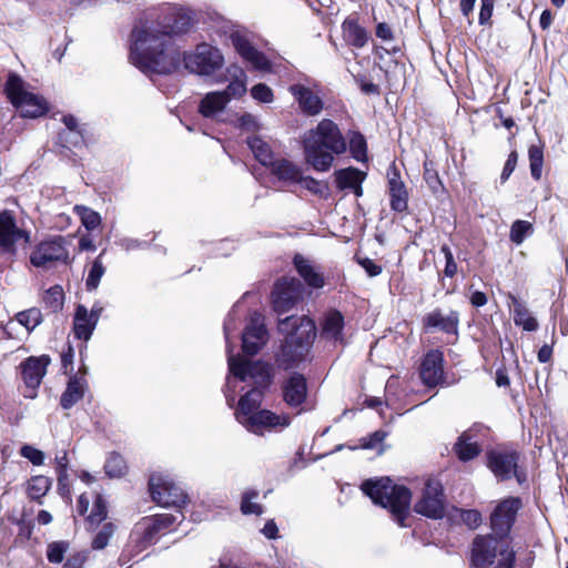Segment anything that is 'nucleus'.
<instances>
[{
	"mask_svg": "<svg viewBox=\"0 0 568 568\" xmlns=\"http://www.w3.org/2000/svg\"><path fill=\"white\" fill-rule=\"evenodd\" d=\"M192 10L163 3L150 9L134 24L130 37V62L146 74H169L180 63L173 37L194 26Z\"/></svg>",
	"mask_w": 568,
	"mask_h": 568,
	"instance_id": "obj_1",
	"label": "nucleus"
},
{
	"mask_svg": "<svg viewBox=\"0 0 568 568\" xmlns=\"http://www.w3.org/2000/svg\"><path fill=\"white\" fill-rule=\"evenodd\" d=\"M241 314L239 306L235 305L229 313L224 322V336L226 342L227 362L230 375L226 378L225 397L230 407H233L235 400L236 382L251 381L257 387H264L270 384V366L261 362H250L241 356L233 355L231 343L232 334L239 328Z\"/></svg>",
	"mask_w": 568,
	"mask_h": 568,
	"instance_id": "obj_2",
	"label": "nucleus"
},
{
	"mask_svg": "<svg viewBox=\"0 0 568 568\" xmlns=\"http://www.w3.org/2000/svg\"><path fill=\"white\" fill-rule=\"evenodd\" d=\"M304 161L316 172H328L334 156L343 154L347 144L336 123L323 119L316 128L305 132L302 139Z\"/></svg>",
	"mask_w": 568,
	"mask_h": 568,
	"instance_id": "obj_3",
	"label": "nucleus"
},
{
	"mask_svg": "<svg viewBox=\"0 0 568 568\" xmlns=\"http://www.w3.org/2000/svg\"><path fill=\"white\" fill-rule=\"evenodd\" d=\"M262 392L254 387L242 396L235 409L236 420L248 432L263 435L266 432H281L290 426L287 414H276L268 409H260Z\"/></svg>",
	"mask_w": 568,
	"mask_h": 568,
	"instance_id": "obj_4",
	"label": "nucleus"
},
{
	"mask_svg": "<svg viewBox=\"0 0 568 568\" xmlns=\"http://www.w3.org/2000/svg\"><path fill=\"white\" fill-rule=\"evenodd\" d=\"M281 333L286 334L284 345L278 355V362L284 368L298 365L306 358L311 345L316 336L313 320L307 316H290L278 323Z\"/></svg>",
	"mask_w": 568,
	"mask_h": 568,
	"instance_id": "obj_5",
	"label": "nucleus"
},
{
	"mask_svg": "<svg viewBox=\"0 0 568 568\" xmlns=\"http://www.w3.org/2000/svg\"><path fill=\"white\" fill-rule=\"evenodd\" d=\"M362 490L376 505L386 508L399 526H405L409 514L412 494L408 488L395 485L388 477L366 480Z\"/></svg>",
	"mask_w": 568,
	"mask_h": 568,
	"instance_id": "obj_6",
	"label": "nucleus"
},
{
	"mask_svg": "<svg viewBox=\"0 0 568 568\" xmlns=\"http://www.w3.org/2000/svg\"><path fill=\"white\" fill-rule=\"evenodd\" d=\"M184 518L182 514H160L149 517H143L139 520L130 535V544L120 557V564L126 565L129 560L125 559L126 554H139L148 546L153 544L160 535L166 534L171 530L174 523L181 521Z\"/></svg>",
	"mask_w": 568,
	"mask_h": 568,
	"instance_id": "obj_7",
	"label": "nucleus"
},
{
	"mask_svg": "<svg viewBox=\"0 0 568 568\" xmlns=\"http://www.w3.org/2000/svg\"><path fill=\"white\" fill-rule=\"evenodd\" d=\"M514 559L506 537L478 536L473 542L471 562L477 568H513Z\"/></svg>",
	"mask_w": 568,
	"mask_h": 568,
	"instance_id": "obj_8",
	"label": "nucleus"
},
{
	"mask_svg": "<svg viewBox=\"0 0 568 568\" xmlns=\"http://www.w3.org/2000/svg\"><path fill=\"white\" fill-rule=\"evenodd\" d=\"M6 92L11 103L20 110L23 118H39L49 111L47 100L30 91L23 80L16 74L9 75Z\"/></svg>",
	"mask_w": 568,
	"mask_h": 568,
	"instance_id": "obj_9",
	"label": "nucleus"
},
{
	"mask_svg": "<svg viewBox=\"0 0 568 568\" xmlns=\"http://www.w3.org/2000/svg\"><path fill=\"white\" fill-rule=\"evenodd\" d=\"M31 221L9 210L0 211V248L3 253L16 254L17 244H23L26 248L31 242V233L28 224Z\"/></svg>",
	"mask_w": 568,
	"mask_h": 568,
	"instance_id": "obj_10",
	"label": "nucleus"
},
{
	"mask_svg": "<svg viewBox=\"0 0 568 568\" xmlns=\"http://www.w3.org/2000/svg\"><path fill=\"white\" fill-rule=\"evenodd\" d=\"M185 68L195 74L209 77L220 70L225 60L221 50L209 43H200L183 55Z\"/></svg>",
	"mask_w": 568,
	"mask_h": 568,
	"instance_id": "obj_11",
	"label": "nucleus"
},
{
	"mask_svg": "<svg viewBox=\"0 0 568 568\" xmlns=\"http://www.w3.org/2000/svg\"><path fill=\"white\" fill-rule=\"evenodd\" d=\"M219 23L221 24L220 29L224 33L230 31L231 42L236 50V52L242 57V59L250 63L252 68L258 71L267 72L271 70V63L266 59V57L257 51L247 39L246 34L242 30H233L231 29V22L225 20L222 17L217 18Z\"/></svg>",
	"mask_w": 568,
	"mask_h": 568,
	"instance_id": "obj_12",
	"label": "nucleus"
},
{
	"mask_svg": "<svg viewBox=\"0 0 568 568\" xmlns=\"http://www.w3.org/2000/svg\"><path fill=\"white\" fill-rule=\"evenodd\" d=\"M151 497L154 503L162 507H174L181 509L186 505L187 496L169 476L153 474L149 481Z\"/></svg>",
	"mask_w": 568,
	"mask_h": 568,
	"instance_id": "obj_13",
	"label": "nucleus"
},
{
	"mask_svg": "<svg viewBox=\"0 0 568 568\" xmlns=\"http://www.w3.org/2000/svg\"><path fill=\"white\" fill-rule=\"evenodd\" d=\"M51 363L48 355L30 356L20 364L21 376L24 383L23 396L33 399L37 397V389L47 374Z\"/></svg>",
	"mask_w": 568,
	"mask_h": 568,
	"instance_id": "obj_14",
	"label": "nucleus"
},
{
	"mask_svg": "<svg viewBox=\"0 0 568 568\" xmlns=\"http://www.w3.org/2000/svg\"><path fill=\"white\" fill-rule=\"evenodd\" d=\"M68 250L61 236H55L40 242L30 255V262L36 267L47 268L54 262H67Z\"/></svg>",
	"mask_w": 568,
	"mask_h": 568,
	"instance_id": "obj_15",
	"label": "nucleus"
},
{
	"mask_svg": "<svg viewBox=\"0 0 568 568\" xmlns=\"http://www.w3.org/2000/svg\"><path fill=\"white\" fill-rule=\"evenodd\" d=\"M304 287L294 277H284L275 283L272 293V303L278 314L290 311L302 298Z\"/></svg>",
	"mask_w": 568,
	"mask_h": 568,
	"instance_id": "obj_16",
	"label": "nucleus"
},
{
	"mask_svg": "<svg viewBox=\"0 0 568 568\" xmlns=\"http://www.w3.org/2000/svg\"><path fill=\"white\" fill-rule=\"evenodd\" d=\"M417 514L429 518H440L444 515L443 489L438 480L428 479L425 483L422 498L414 507Z\"/></svg>",
	"mask_w": 568,
	"mask_h": 568,
	"instance_id": "obj_17",
	"label": "nucleus"
},
{
	"mask_svg": "<svg viewBox=\"0 0 568 568\" xmlns=\"http://www.w3.org/2000/svg\"><path fill=\"white\" fill-rule=\"evenodd\" d=\"M520 507L521 500L518 497H508L499 501L490 515L491 529L497 535L506 537Z\"/></svg>",
	"mask_w": 568,
	"mask_h": 568,
	"instance_id": "obj_18",
	"label": "nucleus"
},
{
	"mask_svg": "<svg viewBox=\"0 0 568 568\" xmlns=\"http://www.w3.org/2000/svg\"><path fill=\"white\" fill-rule=\"evenodd\" d=\"M267 332L262 314L254 312L242 334V347L244 353L255 355L266 343Z\"/></svg>",
	"mask_w": 568,
	"mask_h": 568,
	"instance_id": "obj_19",
	"label": "nucleus"
},
{
	"mask_svg": "<svg viewBox=\"0 0 568 568\" xmlns=\"http://www.w3.org/2000/svg\"><path fill=\"white\" fill-rule=\"evenodd\" d=\"M517 462L518 456L514 452L491 450L488 453V468L501 480L508 479L515 475L520 481L516 473Z\"/></svg>",
	"mask_w": 568,
	"mask_h": 568,
	"instance_id": "obj_20",
	"label": "nucleus"
},
{
	"mask_svg": "<svg viewBox=\"0 0 568 568\" xmlns=\"http://www.w3.org/2000/svg\"><path fill=\"white\" fill-rule=\"evenodd\" d=\"M420 377L425 385L437 386L444 381V355L439 349L429 351L420 365Z\"/></svg>",
	"mask_w": 568,
	"mask_h": 568,
	"instance_id": "obj_21",
	"label": "nucleus"
},
{
	"mask_svg": "<svg viewBox=\"0 0 568 568\" xmlns=\"http://www.w3.org/2000/svg\"><path fill=\"white\" fill-rule=\"evenodd\" d=\"M458 324L459 316L455 311L444 312L436 308L423 318V325L426 329H438L450 335H457Z\"/></svg>",
	"mask_w": 568,
	"mask_h": 568,
	"instance_id": "obj_22",
	"label": "nucleus"
},
{
	"mask_svg": "<svg viewBox=\"0 0 568 568\" xmlns=\"http://www.w3.org/2000/svg\"><path fill=\"white\" fill-rule=\"evenodd\" d=\"M344 317L335 310L325 313L321 321V338L333 343L334 345L344 344Z\"/></svg>",
	"mask_w": 568,
	"mask_h": 568,
	"instance_id": "obj_23",
	"label": "nucleus"
},
{
	"mask_svg": "<svg viewBox=\"0 0 568 568\" xmlns=\"http://www.w3.org/2000/svg\"><path fill=\"white\" fill-rule=\"evenodd\" d=\"M296 272L303 278L305 284L315 290H320L325 285L324 274L321 267L314 264L311 260L301 254H296L293 258Z\"/></svg>",
	"mask_w": 568,
	"mask_h": 568,
	"instance_id": "obj_24",
	"label": "nucleus"
},
{
	"mask_svg": "<svg viewBox=\"0 0 568 568\" xmlns=\"http://www.w3.org/2000/svg\"><path fill=\"white\" fill-rule=\"evenodd\" d=\"M272 174L284 185H295L301 181L303 169L284 158L276 159L270 166Z\"/></svg>",
	"mask_w": 568,
	"mask_h": 568,
	"instance_id": "obj_25",
	"label": "nucleus"
},
{
	"mask_svg": "<svg viewBox=\"0 0 568 568\" xmlns=\"http://www.w3.org/2000/svg\"><path fill=\"white\" fill-rule=\"evenodd\" d=\"M481 429V426H474L459 436L454 449L460 460L467 462L479 455L481 448L475 437Z\"/></svg>",
	"mask_w": 568,
	"mask_h": 568,
	"instance_id": "obj_26",
	"label": "nucleus"
},
{
	"mask_svg": "<svg viewBox=\"0 0 568 568\" xmlns=\"http://www.w3.org/2000/svg\"><path fill=\"white\" fill-rule=\"evenodd\" d=\"M229 84L225 90L221 91L226 95L227 101L242 98L247 90V75L239 65H230L226 69Z\"/></svg>",
	"mask_w": 568,
	"mask_h": 568,
	"instance_id": "obj_27",
	"label": "nucleus"
},
{
	"mask_svg": "<svg viewBox=\"0 0 568 568\" xmlns=\"http://www.w3.org/2000/svg\"><path fill=\"white\" fill-rule=\"evenodd\" d=\"M306 395V381L302 375L295 374L285 383L283 396L286 404L291 407L301 406L305 402Z\"/></svg>",
	"mask_w": 568,
	"mask_h": 568,
	"instance_id": "obj_28",
	"label": "nucleus"
},
{
	"mask_svg": "<svg viewBox=\"0 0 568 568\" xmlns=\"http://www.w3.org/2000/svg\"><path fill=\"white\" fill-rule=\"evenodd\" d=\"M388 187L390 195V206L397 212H403L407 209V191L404 182L400 180L399 174L395 168H392L388 173Z\"/></svg>",
	"mask_w": 568,
	"mask_h": 568,
	"instance_id": "obj_29",
	"label": "nucleus"
},
{
	"mask_svg": "<svg viewBox=\"0 0 568 568\" xmlns=\"http://www.w3.org/2000/svg\"><path fill=\"white\" fill-rule=\"evenodd\" d=\"M290 90L305 113L315 115L321 112L323 108L322 100L308 88L301 84H295L292 85Z\"/></svg>",
	"mask_w": 568,
	"mask_h": 568,
	"instance_id": "obj_30",
	"label": "nucleus"
},
{
	"mask_svg": "<svg viewBox=\"0 0 568 568\" xmlns=\"http://www.w3.org/2000/svg\"><path fill=\"white\" fill-rule=\"evenodd\" d=\"M97 324L95 318L89 315L87 307L83 305L77 307L73 320V331L77 338L84 342L89 341Z\"/></svg>",
	"mask_w": 568,
	"mask_h": 568,
	"instance_id": "obj_31",
	"label": "nucleus"
},
{
	"mask_svg": "<svg viewBox=\"0 0 568 568\" xmlns=\"http://www.w3.org/2000/svg\"><path fill=\"white\" fill-rule=\"evenodd\" d=\"M88 384L84 377L72 376L67 385L64 393L61 396V406L64 409L71 408L80 399H82Z\"/></svg>",
	"mask_w": 568,
	"mask_h": 568,
	"instance_id": "obj_32",
	"label": "nucleus"
},
{
	"mask_svg": "<svg viewBox=\"0 0 568 568\" xmlns=\"http://www.w3.org/2000/svg\"><path fill=\"white\" fill-rule=\"evenodd\" d=\"M336 184L339 189H351L357 196L362 195V183L365 180V173L348 168L335 172Z\"/></svg>",
	"mask_w": 568,
	"mask_h": 568,
	"instance_id": "obj_33",
	"label": "nucleus"
},
{
	"mask_svg": "<svg viewBox=\"0 0 568 568\" xmlns=\"http://www.w3.org/2000/svg\"><path fill=\"white\" fill-rule=\"evenodd\" d=\"M227 103L229 101L226 95L221 91L209 92L201 100L199 111L204 118H213L221 113Z\"/></svg>",
	"mask_w": 568,
	"mask_h": 568,
	"instance_id": "obj_34",
	"label": "nucleus"
},
{
	"mask_svg": "<svg viewBox=\"0 0 568 568\" xmlns=\"http://www.w3.org/2000/svg\"><path fill=\"white\" fill-rule=\"evenodd\" d=\"M247 145L254 154V158L264 166H271L276 158L271 145L260 136L247 139Z\"/></svg>",
	"mask_w": 568,
	"mask_h": 568,
	"instance_id": "obj_35",
	"label": "nucleus"
},
{
	"mask_svg": "<svg viewBox=\"0 0 568 568\" xmlns=\"http://www.w3.org/2000/svg\"><path fill=\"white\" fill-rule=\"evenodd\" d=\"M346 40L354 47L362 48L367 42V33L354 19H346L343 23Z\"/></svg>",
	"mask_w": 568,
	"mask_h": 568,
	"instance_id": "obj_36",
	"label": "nucleus"
},
{
	"mask_svg": "<svg viewBox=\"0 0 568 568\" xmlns=\"http://www.w3.org/2000/svg\"><path fill=\"white\" fill-rule=\"evenodd\" d=\"M50 487H51L50 478H48L45 476H41V475L34 476L28 483V487H27L28 496L31 499L41 503L40 499L47 495Z\"/></svg>",
	"mask_w": 568,
	"mask_h": 568,
	"instance_id": "obj_37",
	"label": "nucleus"
},
{
	"mask_svg": "<svg viewBox=\"0 0 568 568\" xmlns=\"http://www.w3.org/2000/svg\"><path fill=\"white\" fill-rule=\"evenodd\" d=\"M513 313L516 325H520L525 331L529 332L537 329L538 323L536 318L532 317L527 308L516 300L514 301Z\"/></svg>",
	"mask_w": 568,
	"mask_h": 568,
	"instance_id": "obj_38",
	"label": "nucleus"
},
{
	"mask_svg": "<svg viewBox=\"0 0 568 568\" xmlns=\"http://www.w3.org/2000/svg\"><path fill=\"white\" fill-rule=\"evenodd\" d=\"M74 212L79 215L81 223L88 231H93L101 224V216L98 212L84 205H75Z\"/></svg>",
	"mask_w": 568,
	"mask_h": 568,
	"instance_id": "obj_39",
	"label": "nucleus"
},
{
	"mask_svg": "<svg viewBox=\"0 0 568 568\" xmlns=\"http://www.w3.org/2000/svg\"><path fill=\"white\" fill-rule=\"evenodd\" d=\"M534 232V226L530 222L517 220L511 224L509 239L517 245H520L526 237L530 236Z\"/></svg>",
	"mask_w": 568,
	"mask_h": 568,
	"instance_id": "obj_40",
	"label": "nucleus"
},
{
	"mask_svg": "<svg viewBox=\"0 0 568 568\" xmlns=\"http://www.w3.org/2000/svg\"><path fill=\"white\" fill-rule=\"evenodd\" d=\"M308 192L318 196H326L328 194V184L324 181H318L311 175L302 174L301 181L297 183Z\"/></svg>",
	"mask_w": 568,
	"mask_h": 568,
	"instance_id": "obj_41",
	"label": "nucleus"
},
{
	"mask_svg": "<svg viewBox=\"0 0 568 568\" xmlns=\"http://www.w3.org/2000/svg\"><path fill=\"white\" fill-rule=\"evenodd\" d=\"M41 321V312L38 308H30L17 314V322L24 326L28 332L34 329Z\"/></svg>",
	"mask_w": 568,
	"mask_h": 568,
	"instance_id": "obj_42",
	"label": "nucleus"
},
{
	"mask_svg": "<svg viewBox=\"0 0 568 568\" xmlns=\"http://www.w3.org/2000/svg\"><path fill=\"white\" fill-rule=\"evenodd\" d=\"M104 469L109 477H121L126 471V464L120 455L111 454L105 462Z\"/></svg>",
	"mask_w": 568,
	"mask_h": 568,
	"instance_id": "obj_43",
	"label": "nucleus"
},
{
	"mask_svg": "<svg viewBox=\"0 0 568 568\" xmlns=\"http://www.w3.org/2000/svg\"><path fill=\"white\" fill-rule=\"evenodd\" d=\"M349 151L356 161L364 162L367 159L366 141L361 133H353L349 138Z\"/></svg>",
	"mask_w": 568,
	"mask_h": 568,
	"instance_id": "obj_44",
	"label": "nucleus"
},
{
	"mask_svg": "<svg viewBox=\"0 0 568 568\" xmlns=\"http://www.w3.org/2000/svg\"><path fill=\"white\" fill-rule=\"evenodd\" d=\"M105 272V268L103 266V263L101 261V255L94 260L92 263V266L89 271L88 277H87V288L89 291H93L99 286V283Z\"/></svg>",
	"mask_w": 568,
	"mask_h": 568,
	"instance_id": "obj_45",
	"label": "nucleus"
},
{
	"mask_svg": "<svg viewBox=\"0 0 568 568\" xmlns=\"http://www.w3.org/2000/svg\"><path fill=\"white\" fill-rule=\"evenodd\" d=\"M528 154L531 176L536 180H539L541 176V168L544 162L542 150L537 145H531L528 150Z\"/></svg>",
	"mask_w": 568,
	"mask_h": 568,
	"instance_id": "obj_46",
	"label": "nucleus"
},
{
	"mask_svg": "<svg viewBox=\"0 0 568 568\" xmlns=\"http://www.w3.org/2000/svg\"><path fill=\"white\" fill-rule=\"evenodd\" d=\"M257 498V493L245 491L242 496L241 511L244 515H261L262 506L254 500Z\"/></svg>",
	"mask_w": 568,
	"mask_h": 568,
	"instance_id": "obj_47",
	"label": "nucleus"
},
{
	"mask_svg": "<svg viewBox=\"0 0 568 568\" xmlns=\"http://www.w3.org/2000/svg\"><path fill=\"white\" fill-rule=\"evenodd\" d=\"M69 549L67 541H53L48 545L47 558L52 564H60Z\"/></svg>",
	"mask_w": 568,
	"mask_h": 568,
	"instance_id": "obj_48",
	"label": "nucleus"
},
{
	"mask_svg": "<svg viewBox=\"0 0 568 568\" xmlns=\"http://www.w3.org/2000/svg\"><path fill=\"white\" fill-rule=\"evenodd\" d=\"M116 527L112 523L103 525L101 530L94 536L92 540V548L100 550L106 547Z\"/></svg>",
	"mask_w": 568,
	"mask_h": 568,
	"instance_id": "obj_49",
	"label": "nucleus"
},
{
	"mask_svg": "<svg viewBox=\"0 0 568 568\" xmlns=\"http://www.w3.org/2000/svg\"><path fill=\"white\" fill-rule=\"evenodd\" d=\"M106 517V507L103 498L100 495H95L93 500L92 509L88 516L90 524H99Z\"/></svg>",
	"mask_w": 568,
	"mask_h": 568,
	"instance_id": "obj_50",
	"label": "nucleus"
},
{
	"mask_svg": "<svg viewBox=\"0 0 568 568\" xmlns=\"http://www.w3.org/2000/svg\"><path fill=\"white\" fill-rule=\"evenodd\" d=\"M252 98L260 103H271L274 100L273 91L264 83H258L251 89Z\"/></svg>",
	"mask_w": 568,
	"mask_h": 568,
	"instance_id": "obj_51",
	"label": "nucleus"
},
{
	"mask_svg": "<svg viewBox=\"0 0 568 568\" xmlns=\"http://www.w3.org/2000/svg\"><path fill=\"white\" fill-rule=\"evenodd\" d=\"M20 454L22 457L27 458L33 465H37V466L42 465L44 462L43 452H41L40 449H38L33 446H30V445L22 446L20 449Z\"/></svg>",
	"mask_w": 568,
	"mask_h": 568,
	"instance_id": "obj_52",
	"label": "nucleus"
},
{
	"mask_svg": "<svg viewBox=\"0 0 568 568\" xmlns=\"http://www.w3.org/2000/svg\"><path fill=\"white\" fill-rule=\"evenodd\" d=\"M45 303L53 310H58L63 304V291L60 286H53L45 292Z\"/></svg>",
	"mask_w": 568,
	"mask_h": 568,
	"instance_id": "obj_53",
	"label": "nucleus"
},
{
	"mask_svg": "<svg viewBox=\"0 0 568 568\" xmlns=\"http://www.w3.org/2000/svg\"><path fill=\"white\" fill-rule=\"evenodd\" d=\"M54 462H55V470L58 473V479L61 483L62 480H64L68 477L67 471H68L69 459H68L67 452L62 450V452L58 453L55 455Z\"/></svg>",
	"mask_w": 568,
	"mask_h": 568,
	"instance_id": "obj_54",
	"label": "nucleus"
},
{
	"mask_svg": "<svg viewBox=\"0 0 568 568\" xmlns=\"http://www.w3.org/2000/svg\"><path fill=\"white\" fill-rule=\"evenodd\" d=\"M462 521L467 525L469 528L475 529L481 523V515L479 511L470 509V510H462L460 511Z\"/></svg>",
	"mask_w": 568,
	"mask_h": 568,
	"instance_id": "obj_55",
	"label": "nucleus"
},
{
	"mask_svg": "<svg viewBox=\"0 0 568 568\" xmlns=\"http://www.w3.org/2000/svg\"><path fill=\"white\" fill-rule=\"evenodd\" d=\"M239 126L247 131H256L260 129V123L255 115L246 113L239 119Z\"/></svg>",
	"mask_w": 568,
	"mask_h": 568,
	"instance_id": "obj_56",
	"label": "nucleus"
},
{
	"mask_svg": "<svg viewBox=\"0 0 568 568\" xmlns=\"http://www.w3.org/2000/svg\"><path fill=\"white\" fill-rule=\"evenodd\" d=\"M516 164H517V154L515 152H513L508 155V159L504 165V169H503V172L500 175V180L503 183L509 179V176L511 175V173L514 172V170L516 168Z\"/></svg>",
	"mask_w": 568,
	"mask_h": 568,
	"instance_id": "obj_57",
	"label": "nucleus"
},
{
	"mask_svg": "<svg viewBox=\"0 0 568 568\" xmlns=\"http://www.w3.org/2000/svg\"><path fill=\"white\" fill-rule=\"evenodd\" d=\"M386 437V434L382 430H377L372 434L368 438L364 439L363 443L364 448H375L378 444H381Z\"/></svg>",
	"mask_w": 568,
	"mask_h": 568,
	"instance_id": "obj_58",
	"label": "nucleus"
},
{
	"mask_svg": "<svg viewBox=\"0 0 568 568\" xmlns=\"http://www.w3.org/2000/svg\"><path fill=\"white\" fill-rule=\"evenodd\" d=\"M261 532L267 539H277L280 537L277 525L273 519H270L265 523L264 527L261 529Z\"/></svg>",
	"mask_w": 568,
	"mask_h": 568,
	"instance_id": "obj_59",
	"label": "nucleus"
},
{
	"mask_svg": "<svg viewBox=\"0 0 568 568\" xmlns=\"http://www.w3.org/2000/svg\"><path fill=\"white\" fill-rule=\"evenodd\" d=\"M493 13V1L491 0H481V8L479 12V22L483 24L487 22Z\"/></svg>",
	"mask_w": 568,
	"mask_h": 568,
	"instance_id": "obj_60",
	"label": "nucleus"
},
{
	"mask_svg": "<svg viewBox=\"0 0 568 568\" xmlns=\"http://www.w3.org/2000/svg\"><path fill=\"white\" fill-rule=\"evenodd\" d=\"M376 36L379 39L384 40V41H390L393 39L392 29L385 22H381V23L377 24V27H376Z\"/></svg>",
	"mask_w": 568,
	"mask_h": 568,
	"instance_id": "obj_61",
	"label": "nucleus"
},
{
	"mask_svg": "<svg viewBox=\"0 0 568 568\" xmlns=\"http://www.w3.org/2000/svg\"><path fill=\"white\" fill-rule=\"evenodd\" d=\"M359 263L369 276H376L382 272V268L369 258H364Z\"/></svg>",
	"mask_w": 568,
	"mask_h": 568,
	"instance_id": "obj_62",
	"label": "nucleus"
},
{
	"mask_svg": "<svg viewBox=\"0 0 568 568\" xmlns=\"http://www.w3.org/2000/svg\"><path fill=\"white\" fill-rule=\"evenodd\" d=\"M89 506L90 497L87 494H81L77 504V511L79 515H84L89 510Z\"/></svg>",
	"mask_w": 568,
	"mask_h": 568,
	"instance_id": "obj_63",
	"label": "nucleus"
},
{
	"mask_svg": "<svg viewBox=\"0 0 568 568\" xmlns=\"http://www.w3.org/2000/svg\"><path fill=\"white\" fill-rule=\"evenodd\" d=\"M470 302L474 306H484L487 303V297L483 292H474L470 296Z\"/></svg>",
	"mask_w": 568,
	"mask_h": 568,
	"instance_id": "obj_64",
	"label": "nucleus"
}]
</instances>
